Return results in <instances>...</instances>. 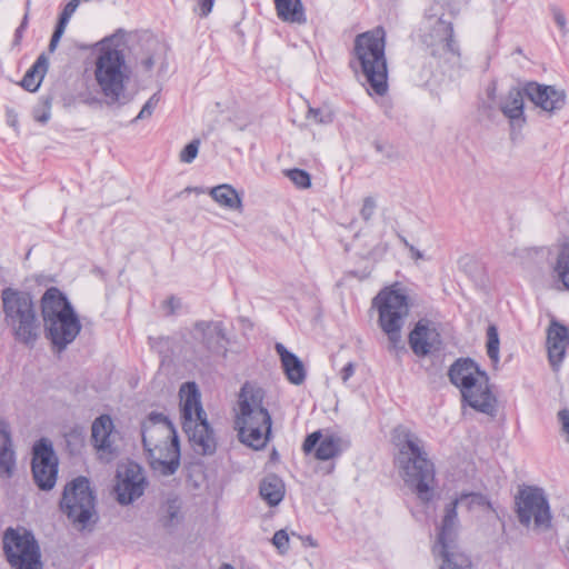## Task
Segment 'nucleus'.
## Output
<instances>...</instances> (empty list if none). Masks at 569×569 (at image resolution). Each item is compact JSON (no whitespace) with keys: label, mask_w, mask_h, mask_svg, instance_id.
Returning <instances> with one entry per match:
<instances>
[{"label":"nucleus","mask_w":569,"mask_h":569,"mask_svg":"<svg viewBox=\"0 0 569 569\" xmlns=\"http://www.w3.org/2000/svg\"><path fill=\"white\" fill-rule=\"evenodd\" d=\"M127 50V32L122 29L94 46V83L108 106H122L127 101V83L132 74Z\"/></svg>","instance_id":"nucleus-1"},{"label":"nucleus","mask_w":569,"mask_h":569,"mask_svg":"<svg viewBox=\"0 0 569 569\" xmlns=\"http://www.w3.org/2000/svg\"><path fill=\"white\" fill-rule=\"evenodd\" d=\"M350 67L361 74L369 86V93L383 96L388 91L386 31L381 27L356 36Z\"/></svg>","instance_id":"nucleus-3"},{"label":"nucleus","mask_w":569,"mask_h":569,"mask_svg":"<svg viewBox=\"0 0 569 569\" xmlns=\"http://www.w3.org/2000/svg\"><path fill=\"white\" fill-rule=\"evenodd\" d=\"M220 569H234L231 565H223Z\"/></svg>","instance_id":"nucleus-56"},{"label":"nucleus","mask_w":569,"mask_h":569,"mask_svg":"<svg viewBox=\"0 0 569 569\" xmlns=\"http://www.w3.org/2000/svg\"><path fill=\"white\" fill-rule=\"evenodd\" d=\"M518 517L522 525L529 526L533 520L537 528H547L550 523L548 501L542 490L527 488L520 491L518 501Z\"/></svg>","instance_id":"nucleus-13"},{"label":"nucleus","mask_w":569,"mask_h":569,"mask_svg":"<svg viewBox=\"0 0 569 569\" xmlns=\"http://www.w3.org/2000/svg\"><path fill=\"white\" fill-rule=\"evenodd\" d=\"M41 312L46 331L57 332V321L77 317L66 296L54 287L47 289L41 298Z\"/></svg>","instance_id":"nucleus-18"},{"label":"nucleus","mask_w":569,"mask_h":569,"mask_svg":"<svg viewBox=\"0 0 569 569\" xmlns=\"http://www.w3.org/2000/svg\"><path fill=\"white\" fill-rule=\"evenodd\" d=\"M458 501L461 506H466L469 510L496 512V509L493 508V505L490 502V500L485 495L479 492L461 493L458 498Z\"/></svg>","instance_id":"nucleus-35"},{"label":"nucleus","mask_w":569,"mask_h":569,"mask_svg":"<svg viewBox=\"0 0 569 569\" xmlns=\"http://www.w3.org/2000/svg\"><path fill=\"white\" fill-rule=\"evenodd\" d=\"M260 495L270 506H277L284 496L282 480L274 475H269L260 485Z\"/></svg>","instance_id":"nucleus-31"},{"label":"nucleus","mask_w":569,"mask_h":569,"mask_svg":"<svg viewBox=\"0 0 569 569\" xmlns=\"http://www.w3.org/2000/svg\"><path fill=\"white\" fill-rule=\"evenodd\" d=\"M64 33V30L59 28V27H56L54 31H53V34L51 37V40H50V43H49V50L51 52H53L61 39V37L63 36Z\"/></svg>","instance_id":"nucleus-51"},{"label":"nucleus","mask_w":569,"mask_h":569,"mask_svg":"<svg viewBox=\"0 0 569 569\" xmlns=\"http://www.w3.org/2000/svg\"><path fill=\"white\" fill-rule=\"evenodd\" d=\"M181 501L177 497L169 498L161 508V521L166 527H176L182 520Z\"/></svg>","instance_id":"nucleus-34"},{"label":"nucleus","mask_w":569,"mask_h":569,"mask_svg":"<svg viewBox=\"0 0 569 569\" xmlns=\"http://www.w3.org/2000/svg\"><path fill=\"white\" fill-rule=\"evenodd\" d=\"M159 101H160L159 93L157 92V93L152 94L149 98V100L143 104L142 109L140 110L139 114L136 117L134 121L149 118L152 114L156 107L158 106Z\"/></svg>","instance_id":"nucleus-43"},{"label":"nucleus","mask_w":569,"mask_h":569,"mask_svg":"<svg viewBox=\"0 0 569 569\" xmlns=\"http://www.w3.org/2000/svg\"><path fill=\"white\" fill-rule=\"evenodd\" d=\"M306 541L308 542V545H309V546H311V547H317V543H316V541L312 539V537H310V536H309V537H307V538H306Z\"/></svg>","instance_id":"nucleus-55"},{"label":"nucleus","mask_w":569,"mask_h":569,"mask_svg":"<svg viewBox=\"0 0 569 569\" xmlns=\"http://www.w3.org/2000/svg\"><path fill=\"white\" fill-rule=\"evenodd\" d=\"M262 388L246 382L239 392L234 429L246 446L260 450L266 447L271 433L272 419L263 405Z\"/></svg>","instance_id":"nucleus-5"},{"label":"nucleus","mask_w":569,"mask_h":569,"mask_svg":"<svg viewBox=\"0 0 569 569\" xmlns=\"http://www.w3.org/2000/svg\"><path fill=\"white\" fill-rule=\"evenodd\" d=\"M356 371V365L353 362H348L340 371V378L343 383H347V381L355 375Z\"/></svg>","instance_id":"nucleus-49"},{"label":"nucleus","mask_w":569,"mask_h":569,"mask_svg":"<svg viewBox=\"0 0 569 569\" xmlns=\"http://www.w3.org/2000/svg\"><path fill=\"white\" fill-rule=\"evenodd\" d=\"M16 469V452L9 427L0 421V477L11 478Z\"/></svg>","instance_id":"nucleus-27"},{"label":"nucleus","mask_w":569,"mask_h":569,"mask_svg":"<svg viewBox=\"0 0 569 569\" xmlns=\"http://www.w3.org/2000/svg\"><path fill=\"white\" fill-rule=\"evenodd\" d=\"M377 209V201L372 197L363 199L362 207L360 209V217L365 221H370Z\"/></svg>","instance_id":"nucleus-45"},{"label":"nucleus","mask_w":569,"mask_h":569,"mask_svg":"<svg viewBox=\"0 0 569 569\" xmlns=\"http://www.w3.org/2000/svg\"><path fill=\"white\" fill-rule=\"evenodd\" d=\"M51 117V100L49 98L43 99L33 109V118L40 123H46Z\"/></svg>","instance_id":"nucleus-40"},{"label":"nucleus","mask_w":569,"mask_h":569,"mask_svg":"<svg viewBox=\"0 0 569 569\" xmlns=\"http://www.w3.org/2000/svg\"><path fill=\"white\" fill-rule=\"evenodd\" d=\"M3 551L13 569H43L40 547L26 529L8 528L3 535Z\"/></svg>","instance_id":"nucleus-12"},{"label":"nucleus","mask_w":569,"mask_h":569,"mask_svg":"<svg viewBox=\"0 0 569 569\" xmlns=\"http://www.w3.org/2000/svg\"><path fill=\"white\" fill-rule=\"evenodd\" d=\"M142 442L151 469L171 476L180 467V446L172 422L159 412H150L141 425Z\"/></svg>","instance_id":"nucleus-4"},{"label":"nucleus","mask_w":569,"mask_h":569,"mask_svg":"<svg viewBox=\"0 0 569 569\" xmlns=\"http://www.w3.org/2000/svg\"><path fill=\"white\" fill-rule=\"evenodd\" d=\"M553 271L557 278L569 290V243H563L560 247Z\"/></svg>","instance_id":"nucleus-36"},{"label":"nucleus","mask_w":569,"mask_h":569,"mask_svg":"<svg viewBox=\"0 0 569 569\" xmlns=\"http://www.w3.org/2000/svg\"><path fill=\"white\" fill-rule=\"evenodd\" d=\"M48 59L44 54H40L34 64L24 74L21 86L30 91L34 92L40 87V83L48 69Z\"/></svg>","instance_id":"nucleus-32"},{"label":"nucleus","mask_w":569,"mask_h":569,"mask_svg":"<svg viewBox=\"0 0 569 569\" xmlns=\"http://www.w3.org/2000/svg\"><path fill=\"white\" fill-rule=\"evenodd\" d=\"M399 452L396 465L406 486L422 502H429L435 495L436 477L433 463L428 459L423 441L415 433L402 430L398 436Z\"/></svg>","instance_id":"nucleus-2"},{"label":"nucleus","mask_w":569,"mask_h":569,"mask_svg":"<svg viewBox=\"0 0 569 569\" xmlns=\"http://www.w3.org/2000/svg\"><path fill=\"white\" fill-rule=\"evenodd\" d=\"M200 141L198 139L189 142L179 154V159L183 163H191L198 156Z\"/></svg>","instance_id":"nucleus-41"},{"label":"nucleus","mask_w":569,"mask_h":569,"mask_svg":"<svg viewBox=\"0 0 569 569\" xmlns=\"http://www.w3.org/2000/svg\"><path fill=\"white\" fill-rule=\"evenodd\" d=\"M167 303L170 307L171 311H173L178 307L179 301L171 297L170 299L167 300Z\"/></svg>","instance_id":"nucleus-53"},{"label":"nucleus","mask_w":569,"mask_h":569,"mask_svg":"<svg viewBox=\"0 0 569 569\" xmlns=\"http://www.w3.org/2000/svg\"><path fill=\"white\" fill-rule=\"evenodd\" d=\"M558 418L561 422V430L567 437V441L569 442V410L562 409L558 412Z\"/></svg>","instance_id":"nucleus-47"},{"label":"nucleus","mask_w":569,"mask_h":569,"mask_svg":"<svg viewBox=\"0 0 569 569\" xmlns=\"http://www.w3.org/2000/svg\"><path fill=\"white\" fill-rule=\"evenodd\" d=\"M525 96L541 113L552 117L566 104V92L555 86L528 82L523 87Z\"/></svg>","instance_id":"nucleus-16"},{"label":"nucleus","mask_w":569,"mask_h":569,"mask_svg":"<svg viewBox=\"0 0 569 569\" xmlns=\"http://www.w3.org/2000/svg\"><path fill=\"white\" fill-rule=\"evenodd\" d=\"M213 4L214 0H197L194 12L201 18L208 17L212 11Z\"/></svg>","instance_id":"nucleus-46"},{"label":"nucleus","mask_w":569,"mask_h":569,"mask_svg":"<svg viewBox=\"0 0 569 569\" xmlns=\"http://www.w3.org/2000/svg\"><path fill=\"white\" fill-rule=\"evenodd\" d=\"M60 507L73 525L84 529L96 516V497L86 477H77L64 487Z\"/></svg>","instance_id":"nucleus-11"},{"label":"nucleus","mask_w":569,"mask_h":569,"mask_svg":"<svg viewBox=\"0 0 569 569\" xmlns=\"http://www.w3.org/2000/svg\"><path fill=\"white\" fill-rule=\"evenodd\" d=\"M279 19L288 23L305 24L307 19L301 0H274Z\"/></svg>","instance_id":"nucleus-30"},{"label":"nucleus","mask_w":569,"mask_h":569,"mask_svg":"<svg viewBox=\"0 0 569 569\" xmlns=\"http://www.w3.org/2000/svg\"><path fill=\"white\" fill-rule=\"evenodd\" d=\"M273 546L280 553H286L289 549V535L284 529L276 531L272 538Z\"/></svg>","instance_id":"nucleus-44"},{"label":"nucleus","mask_w":569,"mask_h":569,"mask_svg":"<svg viewBox=\"0 0 569 569\" xmlns=\"http://www.w3.org/2000/svg\"><path fill=\"white\" fill-rule=\"evenodd\" d=\"M162 60V46L151 40L146 43L143 51L136 57V76L141 79L151 78L154 66Z\"/></svg>","instance_id":"nucleus-25"},{"label":"nucleus","mask_w":569,"mask_h":569,"mask_svg":"<svg viewBox=\"0 0 569 569\" xmlns=\"http://www.w3.org/2000/svg\"><path fill=\"white\" fill-rule=\"evenodd\" d=\"M32 473L36 483L42 490H50L56 485L58 459L47 439H41L33 448Z\"/></svg>","instance_id":"nucleus-14"},{"label":"nucleus","mask_w":569,"mask_h":569,"mask_svg":"<svg viewBox=\"0 0 569 569\" xmlns=\"http://www.w3.org/2000/svg\"><path fill=\"white\" fill-rule=\"evenodd\" d=\"M117 479L116 493L119 503L129 505L143 495L147 481L138 463L128 462L119 466Z\"/></svg>","instance_id":"nucleus-15"},{"label":"nucleus","mask_w":569,"mask_h":569,"mask_svg":"<svg viewBox=\"0 0 569 569\" xmlns=\"http://www.w3.org/2000/svg\"><path fill=\"white\" fill-rule=\"evenodd\" d=\"M400 239H401L402 243L408 248L411 259H413L416 261L420 260V259H425L423 252H421L415 246L410 244L406 238L400 237Z\"/></svg>","instance_id":"nucleus-48"},{"label":"nucleus","mask_w":569,"mask_h":569,"mask_svg":"<svg viewBox=\"0 0 569 569\" xmlns=\"http://www.w3.org/2000/svg\"><path fill=\"white\" fill-rule=\"evenodd\" d=\"M274 349L280 357L287 379L296 386L303 383L306 380V369L302 361L280 342L276 343Z\"/></svg>","instance_id":"nucleus-26"},{"label":"nucleus","mask_w":569,"mask_h":569,"mask_svg":"<svg viewBox=\"0 0 569 569\" xmlns=\"http://www.w3.org/2000/svg\"><path fill=\"white\" fill-rule=\"evenodd\" d=\"M191 336L209 352H220L224 349L226 332L220 321H198L193 325Z\"/></svg>","instance_id":"nucleus-19"},{"label":"nucleus","mask_w":569,"mask_h":569,"mask_svg":"<svg viewBox=\"0 0 569 569\" xmlns=\"http://www.w3.org/2000/svg\"><path fill=\"white\" fill-rule=\"evenodd\" d=\"M284 174L290 179V181L296 184L298 188L306 189L311 186L310 174L301 169H289L284 171Z\"/></svg>","instance_id":"nucleus-39"},{"label":"nucleus","mask_w":569,"mask_h":569,"mask_svg":"<svg viewBox=\"0 0 569 569\" xmlns=\"http://www.w3.org/2000/svg\"><path fill=\"white\" fill-rule=\"evenodd\" d=\"M517 0H488L485 11L490 16L495 23H500L506 14L507 9Z\"/></svg>","instance_id":"nucleus-37"},{"label":"nucleus","mask_w":569,"mask_h":569,"mask_svg":"<svg viewBox=\"0 0 569 569\" xmlns=\"http://www.w3.org/2000/svg\"><path fill=\"white\" fill-rule=\"evenodd\" d=\"M420 31V39L431 56L449 63L459 61L460 48L450 21L442 17L429 16L425 19Z\"/></svg>","instance_id":"nucleus-10"},{"label":"nucleus","mask_w":569,"mask_h":569,"mask_svg":"<svg viewBox=\"0 0 569 569\" xmlns=\"http://www.w3.org/2000/svg\"><path fill=\"white\" fill-rule=\"evenodd\" d=\"M448 376L450 382L460 390L463 403L481 413L495 416L497 399L489 386V377L473 360H456L450 366Z\"/></svg>","instance_id":"nucleus-6"},{"label":"nucleus","mask_w":569,"mask_h":569,"mask_svg":"<svg viewBox=\"0 0 569 569\" xmlns=\"http://www.w3.org/2000/svg\"><path fill=\"white\" fill-rule=\"evenodd\" d=\"M212 200L227 210L242 212L243 203L241 194L228 183L212 187L208 190Z\"/></svg>","instance_id":"nucleus-29"},{"label":"nucleus","mask_w":569,"mask_h":569,"mask_svg":"<svg viewBox=\"0 0 569 569\" xmlns=\"http://www.w3.org/2000/svg\"><path fill=\"white\" fill-rule=\"evenodd\" d=\"M307 118L319 124H327L332 121V114L327 109L309 108Z\"/></svg>","instance_id":"nucleus-42"},{"label":"nucleus","mask_w":569,"mask_h":569,"mask_svg":"<svg viewBox=\"0 0 569 569\" xmlns=\"http://www.w3.org/2000/svg\"><path fill=\"white\" fill-rule=\"evenodd\" d=\"M6 120H7L8 126L13 128L16 131L18 130V124H19L18 113L13 109L7 108Z\"/></svg>","instance_id":"nucleus-50"},{"label":"nucleus","mask_w":569,"mask_h":569,"mask_svg":"<svg viewBox=\"0 0 569 569\" xmlns=\"http://www.w3.org/2000/svg\"><path fill=\"white\" fill-rule=\"evenodd\" d=\"M57 332L47 331V337L51 340L52 345L58 349H64L71 343L81 330V325L78 317H69L68 319H60L57 321Z\"/></svg>","instance_id":"nucleus-28"},{"label":"nucleus","mask_w":569,"mask_h":569,"mask_svg":"<svg viewBox=\"0 0 569 569\" xmlns=\"http://www.w3.org/2000/svg\"><path fill=\"white\" fill-rule=\"evenodd\" d=\"M523 96V89L511 88L500 102V110L508 118L512 129L522 128L526 123Z\"/></svg>","instance_id":"nucleus-24"},{"label":"nucleus","mask_w":569,"mask_h":569,"mask_svg":"<svg viewBox=\"0 0 569 569\" xmlns=\"http://www.w3.org/2000/svg\"><path fill=\"white\" fill-rule=\"evenodd\" d=\"M379 326L388 338V350L399 356L406 351L401 329L409 316L408 297L400 290L385 289L373 299Z\"/></svg>","instance_id":"nucleus-8"},{"label":"nucleus","mask_w":569,"mask_h":569,"mask_svg":"<svg viewBox=\"0 0 569 569\" xmlns=\"http://www.w3.org/2000/svg\"><path fill=\"white\" fill-rule=\"evenodd\" d=\"M99 100L97 98H88V99L84 100V103L91 106V104H93V103H96Z\"/></svg>","instance_id":"nucleus-54"},{"label":"nucleus","mask_w":569,"mask_h":569,"mask_svg":"<svg viewBox=\"0 0 569 569\" xmlns=\"http://www.w3.org/2000/svg\"><path fill=\"white\" fill-rule=\"evenodd\" d=\"M568 345L569 333L567 327L552 320L547 330V349L552 367L559 366L562 361Z\"/></svg>","instance_id":"nucleus-23"},{"label":"nucleus","mask_w":569,"mask_h":569,"mask_svg":"<svg viewBox=\"0 0 569 569\" xmlns=\"http://www.w3.org/2000/svg\"><path fill=\"white\" fill-rule=\"evenodd\" d=\"M555 21L557 26L561 29H565L566 27V17L561 11L555 12Z\"/></svg>","instance_id":"nucleus-52"},{"label":"nucleus","mask_w":569,"mask_h":569,"mask_svg":"<svg viewBox=\"0 0 569 569\" xmlns=\"http://www.w3.org/2000/svg\"><path fill=\"white\" fill-rule=\"evenodd\" d=\"M182 427L199 455H212L217 440L200 401L196 383H186L180 389Z\"/></svg>","instance_id":"nucleus-7"},{"label":"nucleus","mask_w":569,"mask_h":569,"mask_svg":"<svg viewBox=\"0 0 569 569\" xmlns=\"http://www.w3.org/2000/svg\"><path fill=\"white\" fill-rule=\"evenodd\" d=\"M487 355L493 365L499 362L500 340L498 329L495 325H490L487 329Z\"/></svg>","instance_id":"nucleus-38"},{"label":"nucleus","mask_w":569,"mask_h":569,"mask_svg":"<svg viewBox=\"0 0 569 569\" xmlns=\"http://www.w3.org/2000/svg\"><path fill=\"white\" fill-rule=\"evenodd\" d=\"M458 498L446 507L442 523L438 533L437 542L455 540V527L457 522Z\"/></svg>","instance_id":"nucleus-33"},{"label":"nucleus","mask_w":569,"mask_h":569,"mask_svg":"<svg viewBox=\"0 0 569 569\" xmlns=\"http://www.w3.org/2000/svg\"><path fill=\"white\" fill-rule=\"evenodd\" d=\"M302 449L306 453L316 449L315 456L319 460H330L340 455L341 439L333 435L322 436L321 431L310 433L303 441Z\"/></svg>","instance_id":"nucleus-21"},{"label":"nucleus","mask_w":569,"mask_h":569,"mask_svg":"<svg viewBox=\"0 0 569 569\" xmlns=\"http://www.w3.org/2000/svg\"><path fill=\"white\" fill-rule=\"evenodd\" d=\"M4 322L14 337L23 343H32L38 338L39 321L34 305L28 292L6 288L1 292Z\"/></svg>","instance_id":"nucleus-9"},{"label":"nucleus","mask_w":569,"mask_h":569,"mask_svg":"<svg viewBox=\"0 0 569 569\" xmlns=\"http://www.w3.org/2000/svg\"><path fill=\"white\" fill-rule=\"evenodd\" d=\"M440 343V336L432 322L419 320L409 333V345L415 355L427 356Z\"/></svg>","instance_id":"nucleus-20"},{"label":"nucleus","mask_w":569,"mask_h":569,"mask_svg":"<svg viewBox=\"0 0 569 569\" xmlns=\"http://www.w3.org/2000/svg\"><path fill=\"white\" fill-rule=\"evenodd\" d=\"M119 433L109 415L96 418L91 426V442L100 460L110 461L117 455Z\"/></svg>","instance_id":"nucleus-17"},{"label":"nucleus","mask_w":569,"mask_h":569,"mask_svg":"<svg viewBox=\"0 0 569 569\" xmlns=\"http://www.w3.org/2000/svg\"><path fill=\"white\" fill-rule=\"evenodd\" d=\"M432 552L441 560L439 569H471L469 557L458 548L455 540L436 542Z\"/></svg>","instance_id":"nucleus-22"}]
</instances>
